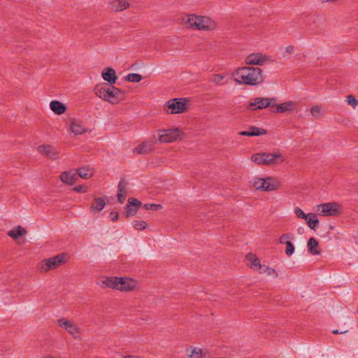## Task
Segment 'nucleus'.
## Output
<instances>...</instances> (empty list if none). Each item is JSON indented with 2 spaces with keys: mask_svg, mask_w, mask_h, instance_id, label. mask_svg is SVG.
Returning <instances> with one entry per match:
<instances>
[{
  "mask_svg": "<svg viewBox=\"0 0 358 358\" xmlns=\"http://www.w3.org/2000/svg\"><path fill=\"white\" fill-rule=\"evenodd\" d=\"M292 236L290 234H284L279 238V242L281 244H287L289 241L288 239L292 238Z\"/></svg>",
  "mask_w": 358,
  "mask_h": 358,
  "instance_id": "obj_37",
  "label": "nucleus"
},
{
  "mask_svg": "<svg viewBox=\"0 0 358 358\" xmlns=\"http://www.w3.org/2000/svg\"><path fill=\"white\" fill-rule=\"evenodd\" d=\"M142 203L140 201L134 198H129L128 203L125 206V215L126 217H131L136 215L138 208L141 206Z\"/></svg>",
  "mask_w": 358,
  "mask_h": 358,
  "instance_id": "obj_15",
  "label": "nucleus"
},
{
  "mask_svg": "<svg viewBox=\"0 0 358 358\" xmlns=\"http://www.w3.org/2000/svg\"><path fill=\"white\" fill-rule=\"evenodd\" d=\"M347 101L349 105L355 107L358 104V101L352 95H348L347 96Z\"/></svg>",
  "mask_w": 358,
  "mask_h": 358,
  "instance_id": "obj_40",
  "label": "nucleus"
},
{
  "mask_svg": "<svg viewBox=\"0 0 358 358\" xmlns=\"http://www.w3.org/2000/svg\"><path fill=\"white\" fill-rule=\"evenodd\" d=\"M250 183L255 189L262 192L277 190L280 185V182L273 177L265 178L255 177L250 181Z\"/></svg>",
  "mask_w": 358,
  "mask_h": 358,
  "instance_id": "obj_5",
  "label": "nucleus"
},
{
  "mask_svg": "<svg viewBox=\"0 0 358 358\" xmlns=\"http://www.w3.org/2000/svg\"><path fill=\"white\" fill-rule=\"evenodd\" d=\"M66 262V255L62 253L55 257L42 260L38 266V269L41 273H45L59 268Z\"/></svg>",
  "mask_w": 358,
  "mask_h": 358,
  "instance_id": "obj_8",
  "label": "nucleus"
},
{
  "mask_svg": "<svg viewBox=\"0 0 358 358\" xmlns=\"http://www.w3.org/2000/svg\"><path fill=\"white\" fill-rule=\"evenodd\" d=\"M110 218L112 221L115 222L119 218V214L117 212L113 211L110 213Z\"/></svg>",
  "mask_w": 358,
  "mask_h": 358,
  "instance_id": "obj_43",
  "label": "nucleus"
},
{
  "mask_svg": "<svg viewBox=\"0 0 358 358\" xmlns=\"http://www.w3.org/2000/svg\"><path fill=\"white\" fill-rule=\"evenodd\" d=\"M321 112V108L319 106H314L310 108V113L313 116L318 117Z\"/></svg>",
  "mask_w": 358,
  "mask_h": 358,
  "instance_id": "obj_38",
  "label": "nucleus"
},
{
  "mask_svg": "<svg viewBox=\"0 0 358 358\" xmlns=\"http://www.w3.org/2000/svg\"><path fill=\"white\" fill-rule=\"evenodd\" d=\"M117 200L120 203H123L125 200V192H117Z\"/></svg>",
  "mask_w": 358,
  "mask_h": 358,
  "instance_id": "obj_42",
  "label": "nucleus"
},
{
  "mask_svg": "<svg viewBox=\"0 0 358 358\" xmlns=\"http://www.w3.org/2000/svg\"><path fill=\"white\" fill-rule=\"evenodd\" d=\"M133 227L136 230H144L147 228L148 224L145 221L134 220L132 222Z\"/></svg>",
  "mask_w": 358,
  "mask_h": 358,
  "instance_id": "obj_32",
  "label": "nucleus"
},
{
  "mask_svg": "<svg viewBox=\"0 0 358 358\" xmlns=\"http://www.w3.org/2000/svg\"><path fill=\"white\" fill-rule=\"evenodd\" d=\"M296 106V103L292 101H289L284 102L280 104L274 103V108H275V110L273 112L278 113H283L286 112L292 111Z\"/></svg>",
  "mask_w": 358,
  "mask_h": 358,
  "instance_id": "obj_16",
  "label": "nucleus"
},
{
  "mask_svg": "<svg viewBox=\"0 0 358 358\" xmlns=\"http://www.w3.org/2000/svg\"><path fill=\"white\" fill-rule=\"evenodd\" d=\"M189 100L185 98H175L167 101L164 105V110L167 114L184 113L188 110Z\"/></svg>",
  "mask_w": 358,
  "mask_h": 358,
  "instance_id": "obj_7",
  "label": "nucleus"
},
{
  "mask_svg": "<svg viewBox=\"0 0 358 358\" xmlns=\"http://www.w3.org/2000/svg\"><path fill=\"white\" fill-rule=\"evenodd\" d=\"M142 76L140 74L138 73H129L126 78L125 80L127 81L131 82V83H138L141 80Z\"/></svg>",
  "mask_w": 358,
  "mask_h": 358,
  "instance_id": "obj_31",
  "label": "nucleus"
},
{
  "mask_svg": "<svg viewBox=\"0 0 358 358\" xmlns=\"http://www.w3.org/2000/svg\"><path fill=\"white\" fill-rule=\"evenodd\" d=\"M38 151L42 155L52 159L56 160L59 158L57 149L51 145H43L38 147Z\"/></svg>",
  "mask_w": 358,
  "mask_h": 358,
  "instance_id": "obj_14",
  "label": "nucleus"
},
{
  "mask_svg": "<svg viewBox=\"0 0 358 358\" xmlns=\"http://www.w3.org/2000/svg\"><path fill=\"white\" fill-rule=\"evenodd\" d=\"M294 213L298 218L303 219L305 220L308 218V214H306L299 207L294 208Z\"/></svg>",
  "mask_w": 358,
  "mask_h": 358,
  "instance_id": "obj_34",
  "label": "nucleus"
},
{
  "mask_svg": "<svg viewBox=\"0 0 358 358\" xmlns=\"http://www.w3.org/2000/svg\"><path fill=\"white\" fill-rule=\"evenodd\" d=\"M277 101V99L275 97H256L254 98L251 102H250L247 106V109L256 110H262L268 106L274 108V103H275Z\"/></svg>",
  "mask_w": 358,
  "mask_h": 358,
  "instance_id": "obj_10",
  "label": "nucleus"
},
{
  "mask_svg": "<svg viewBox=\"0 0 358 358\" xmlns=\"http://www.w3.org/2000/svg\"><path fill=\"white\" fill-rule=\"evenodd\" d=\"M153 150V143L152 142L143 141L134 149V153L138 155H147Z\"/></svg>",
  "mask_w": 358,
  "mask_h": 358,
  "instance_id": "obj_17",
  "label": "nucleus"
},
{
  "mask_svg": "<svg viewBox=\"0 0 358 358\" xmlns=\"http://www.w3.org/2000/svg\"><path fill=\"white\" fill-rule=\"evenodd\" d=\"M129 6V3L126 0H113L110 3V8L115 12L123 11Z\"/></svg>",
  "mask_w": 358,
  "mask_h": 358,
  "instance_id": "obj_21",
  "label": "nucleus"
},
{
  "mask_svg": "<svg viewBox=\"0 0 358 358\" xmlns=\"http://www.w3.org/2000/svg\"><path fill=\"white\" fill-rule=\"evenodd\" d=\"M266 134V129L256 127H250L248 131H243L239 133L240 135L245 136H258L265 135Z\"/></svg>",
  "mask_w": 358,
  "mask_h": 358,
  "instance_id": "obj_20",
  "label": "nucleus"
},
{
  "mask_svg": "<svg viewBox=\"0 0 358 358\" xmlns=\"http://www.w3.org/2000/svg\"><path fill=\"white\" fill-rule=\"evenodd\" d=\"M245 258L248 262V264L250 266V268L255 270H259L262 268L260 260L256 256V255L250 252L246 255Z\"/></svg>",
  "mask_w": 358,
  "mask_h": 358,
  "instance_id": "obj_19",
  "label": "nucleus"
},
{
  "mask_svg": "<svg viewBox=\"0 0 358 358\" xmlns=\"http://www.w3.org/2000/svg\"><path fill=\"white\" fill-rule=\"evenodd\" d=\"M294 50V47L293 45H289V46L286 47V48H285V51L288 53L292 52Z\"/></svg>",
  "mask_w": 358,
  "mask_h": 358,
  "instance_id": "obj_45",
  "label": "nucleus"
},
{
  "mask_svg": "<svg viewBox=\"0 0 358 358\" xmlns=\"http://www.w3.org/2000/svg\"><path fill=\"white\" fill-rule=\"evenodd\" d=\"M306 221L308 227L312 230H315L317 225L319 224L318 219L313 213H308V218Z\"/></svg>",
  "mask_w": 358,
  "mask_h": 358,
  "instance_id": "obj_30",
  "label": "nucleus"
},
{
  "mask_svg": "<svg viewBox=\"0 0 358 358\" xmlns=\"http://www.w3.org/2000/svg\"><path fill=\"white\" fill-rule=\"evenodd\" d=\"M106 203L102 198H96L91 206V211L96 210L100 212L103 209Z\"/></svg>",
  "mask_w": 358,
  "mask_h": 358,
  "instance_id": "obj_29",
  "label": "nucleus"
},
{
  "mask_svg": "<svg viewBox=\"0 0 358 358\" xmlns=\"http://www.w3.org/2000/svg\"><path fill=\"white\" fill-rule=\"evenodd\" d=\"M45 358H54V357H52V356L48 355V356H46Z\"/></svg>",
  "mask_w": 358,
  "mask_h": 358,
  "instance_id": "obj_49",
  "label": "nucleus"
},
{
  "mask_svg": "<svg viewBox=\"0 0 358 358\" xmlns=\"http://www.w3.org/2000/svg\"><path fill=\"white\" fill-rule=\"evenodd\" d=\"M60 180L67 185H73L76 182L78 179L76 173L72 171H64L61 173Z\"/></svg>",
  "mask_w": 358,
  "mask_h": 358,
  "instance_id": "obj_18",
  "label": "nucleus"
},
{
  "mask_svg": "<svg viewBox=\"0 0 358 358\" xmlns=\"http://www.w3.org/2000/svg\"><path fill=\"white\" fill-rule=\"evenodd\" d=\"M308 251L309 253L313 255L320 254V250L319 248V243L316 238L311 237L309 238L307 243Z\"/></svg>",
  "mask_w": 358,
  "mask_h": 358,
  "instance_id": "obj_24",
  "label": "nucleus"
},
{
  "mask_svg": "<svg viewBox=\"0 0 358 358\" xmlns=\"http://www.w3.org/2000/svg\"><path fill=\"white\" fill-rule=\"evenodd\" d=\"M122 358H141V357L134 356V355H126V356H124Z\"/></svg>",
  "mask_w": 358,
  "mask_h": 358,
  "instance_id": "obj_46",
  "label": "nucleus"
},
{
  "mask_svg": "<svg viewBox=\"0 0 358 358\" xmlns=\"http://www.w3.org/2000/svg\"><path fill=\"white\" fill-rule=\"evenodd\" d=\"M73 190L76 192L85 193L87 191V187H85L84 185H79L76 186L73 188Z\"/></svg>",
  "mask_w": 358,
  "mask_h": 358,
  "instance_id": "obj_41",
  "label": "nucleus"
},
{
  "mask_svg": "<svg viewBox=\"0 0 358 358\" xmlns=\"http://www.w3.org/2000/svg\"><path fill=\"white\" fill-rule=\"evenodd\" d=\"M182 23L192 30L212 31L217 29V23L206 15L189 14L182 17Z\"/></svg>",
  "mask_w": 358,
  "mask_h": 358,
  "instance_id": "obj_2",
  "label": "nucleus"
},
{
  "mask_svg": "<svg viewBox=\"0 0 358 358\" xmlns=\"http://www.w3.org/2000/svg\"><path fill=\"white\" fill-rule=\"evenodd\" d=\"M294 246L293 243L289 241L286 244L285 253L288 257H290L294 252Z\"/></svg>",
  "mask_w": 358,
  "mask_h": 358,
  "instance_id": "obj_35",
  "label": "nucleus"
},
{
  "mask_svg": "<svg viewBox=\"0 0 358 358\" xmlns=\"http://www.w3.org/2000/svg\"><path fill=\"white\" fill-rule=\"evenodd\" d=\"M146 210H158L162 208V205L155 203H146L144 205Z\"/></svg>",
  "mask_w": 358,
  "mask_h": 358,
  "instance_id": "obj_36",
  "label": "nucleus"
},
{
  "mask_svg": "<svg viewBox=\"0 0 358 358\" xmlns=\"http://www.w3.org/2000/svg\"><path fill=\"white\" fill-rule=\"evenodd\" d=\"M338 207L336 203H325L317 206V211L325 216H335L339 213Z\"/></svg>",
  "mask_w": 358,
  "mask_h": 358,
  "instance_id": "obj_13",
  "label": "nucleus"
},
{
  "mask_svg": "<svg viewBox=\"0 0 358 358\" xmlns=\"http://www.w3.org/2000/svg\"><path fill=\"white\" fill-rule=\"evenodd\" d=\"M102 77L104 80L110 84H115L117 79L115 71L112 68L106 69L105 71L102 72Z\"/></svg>",
  "mask_w": 358,
  "mask_h": 358,
  "instance_id": "obj_23",
  "label": "nucleus"
},
{
  "mask_svg": "<svg viewBox=\"0 0 358 358\" xmlns=\"http://www.w3.org/2000/svg\"><path fill=\"white\" fill-rule=\"evenodd\" d=\"M77 174L83 179H88L93 176L94 170L92 168L83 166L76 169Z\"/></svg>",
  "mask_w": 358,
  "mask_h": 358,
  "instance_id": "obj_27",
  "label": "nucleus"
},
{
  "mask_svg": "<svg viewBox=\"0 0 358 358\" xmlns=\"http://www.w3.org/2000/svg\"><path fill=\"white\" fill-rule=\"evenodd\" d=\"M251 160L258 165L273 166L285 161L284 157L278 152L274 153L260 152L251 157Z\"/></svg>",
  "mask_w": 358,
  "mask_h": 358,
  "instance_id": "obj_6",
  "label": "nucleus"
},
{
  "mask_svg": "<svg viewBox=\"0 0 358 358\" xmlns=\"http://www.w3.org/2000/svg\"><path fill=\"white\" fill-rule=\"evenodd\" d=\"M50 109L57 115H62L66 110V106L59 101H52L50 103Z\"/></svg>",
  "mask_w": 358,
  "mask_h": 358,
  "instance_id": "obj_25",
  "label": "nucleus"
},
{
  "mask_svg": "<svg viewBox=\"0 0 358 358\" xmlns=\"http://www.w3.org/2000/svg\"><path fill=\"white\" fill-rule=\"evenodd\" d=\"M158 140L162 143H170L182 138L183 133L178 128L162 129L159 131Z\"/></svg>",
  "mask_w": 358,
  "mask_h": 358,
  "instance_id": "obj_9",
  "label": "nucleus"
},
{
  "mask_svg": "<svg viewBox=\"0 0 358 358\" xmlns=\"http://www.w3.org/2000/svg\"><path fill=\"white\" fill-rule=\"evenodd\" d=\"M27 234V231L22 226L18 225L15 229L9 230L7 235L14 240H17L20 237Z\"/></svg>",
  "mask_w": 358,
  "mask_h": 358,
  "instance_id": "obj_26",
  "label": "nucleus"
},
{
  "mask_svg": "<svg viewBox=\"0 0 358 358\" xmlns=\"http://www.w3.org/2000/svg\"><path fill=\"white\" fill-rule=\"evenodd\" d=\"M357 313H358V310H357Z\"/></svg>",
  "mask_w": 358,
  "mask_h": 358,
  "instance_id": "obj_50",
  "label": "nucleus"
},
{
  "mask_svg": "<svg viewBox=\"0 0 358 358\" xmlns=\"http://www.w3.org/2000/svg\"><path fill=\"white\" fill-rule=\"evenodd\" d=\"M94 92L100 99L112 104H116L124 100V92L107 84H99L94 87Z\"/></svg>",
  "mask_w": 358,
  "mask_h": 358,
  "instance_id": "obj_4",
  "label": "nucleus"
},
{
  "mask_svg": "<svg viewBox=\"0 0 358 358\" xmlns=\"http://www.w3.org/2000/svg\"><path fill=\"white\" fill-rule=\"evenodd\" d=\"M224 76L222 74H215L213 77L210 80V83H215L218 85H222V80Z\"/></svg>",
  "mask_w": 358,
  "mask_h": 358,
  "instance_id": "obj_33",
  "label": "nucleus"
},
{
  "mask_svg": "<svg viewBox=\"0 0 358 358\" xmlns=\"http://www.w3.org/2000/svg\"><path fill=\"white\" fill-rule=\"evenodd\" d=\"M58 324L63 329H64L69 334H83L84 331L80 328L79 325L76 324L74 322L65 319H59Z\"/></svg>",
  "mask_w": 358,
  "mask_h": 358,
  "instance_id": "obj_11",
  "label": "nucleus"
},
{
  "mask_svg": "<svg viewBox=\"0 0 358 358\" xmlns=\"http://www.w3.org/2000/svg\"><path fill=\"white\" fill-rule=\"evenodd\" d=\"M232 76L237 83L250 86L260 85L264 81L263 71L259 67H239L233 71Z\"/></svg>",
  "mask_w": 358,
  "mask_h": 358,
  "instance_id": "obj_1",
  "label": "nucleus"
},
{
  "mask_svg": "<svg viewBox=\"0 0 358 358\" xmlns=\"http://www.w3.org/2000/svg\"><path fill=\"white\" fill-rule=\"evenodd\" d=\"M127 186V182L124 180H121L117 186V192H125Z\"/></svg>",
  "mask_w": 358,
  "mask_h": 358,
  "instance_id": "obj_39",
  "label": "nucleus"
},
{
  "mask_svg": "<svg viewBox=\"0 0 358 358\" xmlns=\"http://www.w3.org/2000/svg\"><path fill=\"white\" fill-rule=\"evenodd\" d=\"M266 271H268V275H273V276H275V277L278 276V273H277L276 271L274 268L267 267L266 268Z\"/></svg>",
  "mask_w": 358,
  "mask_h": 358,
  "instance_id": "obj_44",
  "label": "nucleus"
},
{
  "mask_svg": "<svg viewBox=\"0 0 358 358\" xmlns=\"http://www.w3.org/2000/svg\"><path fill=\"white\" fill-rule=\"evenodd\" d=\"M336 0H321V1L322 3H326V2H329V1H336Z\"/></svg>",
  "mask_w": 358,
  "mask_h": 358,
  "instance_id": "obj_48",
  "label": "nucleus"
},
{
  "mask_svg": "<svg viewBox=\"0 0 358 358\" xmlns=\"http://www.w3.org/2000/svg\"><path fill=\"white\" fill-rule=\"evenodd\" d=\"M101 286L117 289L120 292H133L139 288V283L134 279L125 277H106L101 281Z\"/></svg>",
  "mask_w": 358,
  "mask_h": 358,
  "instance_id": "obj_3",
  "label": "nucleus"
},
{
  "mask_svg": "<svg viewBox=\"0 0 358 358\" xmlns=\"http://www.w3.org/2000/svg\"><path fill=\"white\" fill-rule=\"evenodd\" d=\"M345 331H342V332L339 333L338 330H334V331H332V333H333V334H343V333H345Z\"/></svg>",
  "mask_w": 358,
  "mask_h": 358,
  "instance_id": "obj_47",
  "label": "nucleus"
},
{
  "mask_svg": "<svg viewBox=\"0 0 358 358\" xmlns=\"http://www.w3.org/2000/svg\"><path fill=\"white\" fill-rule=\"evenodd\" d=\"M70 130L75 135H81L87 132V129L82 124L76 120H73L70 124Z\"/></svg>",
  "mask_w": 358,
  "mask_h": 358,
  "instance_id": "obj_22",
  "label": "nucleus"
},
{
  "mask_svg": "<svg viewBox=\"0 0 358 358\" xmlns=\"http://www.w3.org/2000/svg\"><path fill=\"white\" fill-rule=\"evenodd\" d=\"M187 352L189 358H203L204 356L203 350L196 347H190L187 349Z\"/></svg>",
  "mask_w": 358,
  "mask_h": 358,
  "instance_id": "obj_28",
  "label": "nucleus"
},
{
  "mask_svg": "<svg viewBox=\"0 0 358 358\" xmlns=\"http://www.w3.org/2000/svg\"><path fill=\"white\" fill-rule=\"evenodd\" d=\"M269 59L266 55L262 52H255L248 55L245 59V63L247 65L262 66Z\"/></svg>",
  "mask_w": 358,
  "mask_h": 358,
  "instance_id": "obj_12",
  "label": "nucleus"
}]
</instances>
